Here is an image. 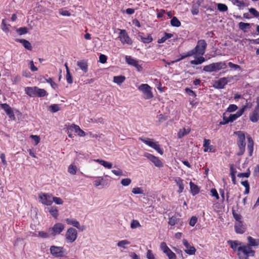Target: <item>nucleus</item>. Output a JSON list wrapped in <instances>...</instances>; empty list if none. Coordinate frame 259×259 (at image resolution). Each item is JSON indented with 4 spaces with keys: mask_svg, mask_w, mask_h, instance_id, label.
<instances>
[{
    "mask_svg": "<svg viewBox=\"0 0 259 259\" xmlns=\"http://www.w3.org/2000/svg\"><path fill=\"white\" fill-rule=\"evenodd\" d=\"M255 253V251L252 249V247L242 243H240L237 252L239 259H248L249 256H254Z\"/></svg>",
    "mask_w": 259,
    "mask_h": 259,
    "instance_id": "obj_1",
    "label": "nucleus"
},
{
    "mask_svg": "<svg viewBox=\"0 0 259 259\" xmlns=\"http://www.w3.org/2000/svg\"><path fill=\"white\" fill-rule=\"evenodd\" d=\"M234 134L237 136V144L239 149L238 153V155H242L245 150V136L242 131H237L234 133Z\"/></svg>",
    "mask_w": 259,
    "mask_h": 259,
    "instance_id": "obj_2",
    "label": "nucleus"
},
{
    "mask_svg": "<svg viewBox=\"0 0 259 259\" xmlns=\"http://www.w3.org/2000/svg\"><path fill=\"white\" fill-rule=\"evenodd\" d=\"M139 139L145 144L155 149L160 154H163V150L160 148V146L158 144V142H154L153 139L144 138L143 137H139Z\"/></svg>",
    "mask_w": 259,
    "mask_h": 259,
    "instance_id": "obj_3",
    "label": "nucleus"
},
{
    "mask_svg": "<svg viewBox=\"0 0 259 259\" xmlns=\"http://www.w3.org/2000/svg\"><path fill=\"white\" fill-rule=\"evenodd\" d=\"M138 90L143 94V98L146 100H149L153 97L152 88L146 83L141 84Z\"/></svg>",
    "mask_w": 259,
    "mask_h": 259,
    "instance_id": "obj_4",
    "label": "nucleus"
},
{
    "mask_svg": "<svg viewBox=\"0 0 259 259\" xmlns=\"http://www.w3.org/2000/svg\"><path fill=\"white\" fill-rule=\"evenodd\" d=\"M207 46V44L204 39H200L198 40L194 50L197 55L203 56L205 53Z\"/></svg>",
    "mask_w": 259,
    "mask_h": 259,
    "instance_id": "obj_5",
    "label": "nucleus"
},
{
    "mask_svg": "<svg viewBox=\"0 0 259 259\" xmlns=\"http://www.w3.org/2000/svg\"><path fill=\"white\" fill-rule=\"evenodd\" d=\"M40 202L46 205H51L53 203V195L50 193H40L38 194Z\"/></svg>",
    "mask_w": 259,
    "mask_h": 259,
    "instance_id": "obj_6",
    "label": "nucleus"
},
{
    "mask_svg": "<svg viewBox=\"0 0 259 259\" xmlns=\"http://www.w3.org/2000/svg\"><path fill=\"white\" fill-rule=\"evenodd\" d=\"M65 226L62 223H56L53 227L48 229V232L52 236L60 234L64 229Z\"/></svg>",
    "mask_w": 259,
    "mask_h": 259,
    "instance_id": "obj_7",
    "label": "nucleus"
},
{
    "mask_svg": "<svg viewBox=\"0 0 259 259\" xmlns=\"http://www.w3.org/2000/svg\"><path fill=\"white\" fill-rule=\"evenodd\" d=\"M66 239L68 243L73 242L77 237V232L73 228H69L66 233Z\"/></svg>",
    "mask_w": 259,
    "mask_h": 259,
    "instance_id": "obj_8",
    "label": "nucleus"
},
{
    "mask_svg": "<svg viewBox=\"0 0 259 259\" xmlns=\"http://www.w3.org/2000/svg\"><path fill=\"white\" fill-rule=\"evenodd\" d=\"M119 39L121 43L123 45H132L133 41L129 36L125 29H120V33L119 35Z\"/></svg>",
    "mask_w": 259,
    "mask_h": 259,
    "instance_id": "obj_9",
    "label": "nucleus"
},
{
    "mask_svg": "<svg viewBox=\"0 0 259 259\" xmlns=\"http://www.w3.org/2000/svg\"><path fill=\"white\" fill-rule=\"evenodd\" d=\"M249 119L252 122H256L259 120V99L256 98V105L252 112L249 114Z\"/></svg>",
    "mask_w": 259,
    "mask_h": 259,
    "instance_id": "obj_10",
    "label": "nucleus"
},
{
    "mask_svg": "<svg viewBox=\"0 0 259 259\" xmlns=\"http://www.w3.org/2000/svg\"><path fill=\"white\" fill-rule=\"evenodd\" d=\"M50 252L55 257H63L65 255V249L63 247L52 246L50 247Z\"/></svg>",
    "mask_w": 259,
    "mask_h": 259,
    "instance_id": "obj_11",
    "label": "nucleus"
},
{
    "mask_svg": "<svg viewBox=\"0 0 259 259\" xmlns=\"http://www.w3.org/2000/svg\"><path fill=\"white\" fill-rule=\"evenodd\" d=\"M144 156L153 163L155 166L158 167H162L163 166V164L161 160L158 157L154 155L146 153L144 154Z\"/></svg>",
    "mask_w": 259,
    "mask_h": 259,
    "instance_id": "obj_12",
    "label": "nucleus"
},
{
    "mask_svg": "<svg viewBox=\"0 0 259 259\" xmlns=\"http://www.w3.org/2000/svg\"><path fill=\"white\" fill-rule=\"evenodd\" d=\"M65 221L67 224L72 225L81 231H84L86 228L84 225L80 226L79 222L75 219L68 218L65 220Z\"/></svg>",
    "mask_w": 259,
    "mask_h": 259,
    "instance_id": "obj_13",
    "label": "nucleus"
},
{
    "mask_svg": "<svg viewBox=\"0 0 259 259\" xmlns=\"http://www.w3.org/2000/svg\"><path fill=\"white\" fill-rule=\"evenodd\" d=\"M183 243L186 249L184 250L185 252L189 255H194L196 249L193 246H191L186 239H183Z\"/></svg>",
    "mask_w": 259,
    "mask_h": 259,
    "instance_id": "obj_14",
    "label": "nucleus"
},
{
    "mask_svg": "<svg viewBox=\"0 0 259 259\" xmlns=\"http://www.w3.org/2000/svg\"><path fill=\"white\" fill-rule=\"evenodd\" d=\"M125 60H126V62L129 65H131L132 66L135 67L138 71H141L142 70L143 67H142V65H139L138 63V61H137L136 60L132 58L130 56H129V57L126 56L125 58Z\"/></svg>",
    "mask_w": 259,
    "mask_h": 259,
    "instance_id": "obj_15",
    "label": "nucleus"
},
{
    "mask_svg": "<svg viewBox=\"0 0 259 259\" xmlns=\"http://www.w3.org/2000/svg\"><path fill=\"white\" fill-rule=\"evenodd\" d=\"M228 82V80L227 78L222 77L214 82L213 87L216 89H223Z\"/></svg>",
    "mask_w": 259,
    "mask_h": 259,
    "instance_id": "obj_16",
    "label": "nucleus"
},
{
    "mask_svg": "<svg viewBox=\"0 0 259 259\" xmlns=\"http://www.w3.org/2000/svg\"><path fill=\"white\" fill-rule=\"evenodd\" d=\"M234 229L237 234H243L246 231V227L243 224V222H235Z\"/></svg>",
    "mask_w": 259,
    "mask_h": 259,
    "instance_id": "obj_17",
    "label": "nucleus"
},
{
    "mask_svg": "<svg viewBox=\"0 0 259 259\" xmlns=\"http://www.w3.org/2000/svg\"><path fill=\"white\" fill-rule=\"evenodd\" d=\"M245 107H243L239 109L238 111L236 112L235 114H231L228 117L229 120H230V122H232L236 120L238 118L240 117L244 112Z\"/></svg>",
    "mask_w": 259,
    "mask_h": 259,
    "instance_id": "obj_18",
    "label": "nucleus"
},
{
    "mask_svg": "<svg viewBox=\"0 0 259 259\" xmlns=\"http://www.w3.org/2000/svg\"><path fill=\"white\" fill-rule=\"evenodd\" d=\"M1 107L3 109L5 110L7 114L9 116L10 118L15 117L12 108L7 104L4 103L1 105Z\"/></svg>",
    "mask_w": 259,
    "mask_h": 259,
    "instance_id": "obj_19",
    "label": "nucleus"
},
{
    "mask_svg": "<svg viewBox=\"0 0 259 259\" xmlns=\"http://www.w3.org/2000/svg\"><path fill=\"white\" fill-rule=\"evenodd\" d=\"M37 89V87H27L25 88V92L29 97H36Z\"/></svg>",
    "mask_w": 259,
    "mask_h": 259,
    "instance_id": "obj_20",
    "label": "nucleus"
},
{
    "mask_svg": "<svg viewBox=\"0 0 259 259\" xmlns=\"http://www.w3.org/2000/svg\"><path fill=\"white\" fill-rule=\"evenodd\" d=\"M77 65L84 73H87L88 71V64L87 60H82L77 62Z\"/></svg>",
    "mask_w": 259,
    "mask_h": 259,
    "instance_id": "obj_21",
    "label": "nucleus"
},
{
    "mask_svg": "<svg viewBox=\"0 0 259 259\" xmlns=\"http://www.w3.org/2000/svg\"><path fill=\"white\" fill-rule=\"evenodd\" d=\"M247 139V149L249 151V156H251L253 151L254 142L251 137L248 135Z\"/></svg>",
    "mask_w": 259,
    "mask_h": 259,
    "instance_id": "obj_22",
    "label": "nucleus"
},
{
    "mask_svg": "<svg viewBox=\"0 0 259 259\" xmlns=\"http://www.w3.org/2000/svg\"><path fill=\"white\" fill-rule=\"evenodd\" d=\"M248 244L246 245L249 246L250 247L252 246L256 247L259 245V239H255L251 236L247 237Z\"/></svg>",
    "mask_w": 259,
    "mask_h": 259,
    "instance_id": "obj_23",
    "label": "nucleus"
},
{
    "mask_svg": "<svg viewBox=\"0 0 259 259\" xmlns=\"http://www.w3.org/2000/svg\"><path fill=\"white\" fill-rule=\"evenodd\" d=\"M213 64L215 72L223 69H225L227 67L225 61L213 63Z\"/></svg>",
    "mask_w": 259,
    "mask_h": 259,
    "instance_id": "obj_24",
    "label": "nucleus"
},
{
    "mask_svg": "<svg viewBox=\"0 0 259 259\" xmlns=\"http://www.w3.org/2000/svg\"><path fill=\"white\" fill-rule=\"evenodd\" d=\"M204 152H212V146L210 145V140L204 139L203 141Z\"/></svg>",
    "mask_w": 259,
    "mask_h": 259,
    "instance_id": "obj_25",
    "label": "nucleus"
},
{
    "mask_svg": "<svg viewBox=\"0 0 259 259\" xmlns=\"http://www.w3.org/2000/svg\"><path fill=\"white\" fill-rule=\"evenodd\" d=\"M18 42H19L20 43L22 44L23 46V47L27 50L31 51L32 50V47L31 46V43L24 39H19L17 40Z\"/></svg>",
    "mask_w": 259,
    "mask_h": 259,
    "instance_id": "obj_26",
    "label": "nucleus"
},
{
    "mask_svg": "<svg viewBox=\"0 0 259 259\" xmlns=\"http://www.w3.org/2000/svg\"><path fill=\"white\" fill-rule=\"evenodd\" d=\"M190 186L192 195L195 196L199 193L200 189L199 187L192 182H190Z\"/></svg>",
    "mask_w": 259,
    "mask_h": 259,
    "instance_id": "obj_27",
    "label": "nucleus"
},
{
    "mask_svg": "<svg viewBox=\"0 0 259 259\" xmlns=\"http://www.w3.org/2000/svg\"><path fill=\"white\" fill-rule=\"evenodd\" d=\"M175 181L176 182L177 185L179 186V190L177 191L178 193H182L184 189L183 180L181 178H177V179H175Z\"/></svg>",
    "mask_w": 259,
    "mask_h": 259,
    "instance_id": "obj_28",
    "label": "nucleus"
},
{
    "mask_svg": "<svg viewBox=\"0 0 259 259\" xmlns=\"http://www.w3.org/2000/svg\"><path fill=\"white\" fill-rule=\"evenodd\" d=\"M95 161L96 162L100 163V164L103 165L105 168H108V169H110L112 167V163L108 162V161H106L105 160H102V159H98L95 160Z\"/></svg>",
    "mask_w": 259,
    "mask_h": 259,
    "instance_id": "obj_29",
    "label": "nucleus"
},
{
    "mask_svg": "<svg viewBox=\"0 0 259 259\" xmlns=\"http://www.w3.org/2000/svg\"><path fill=\"white\" fill-rule=\"evenodd\" d=\"M140 40L144 44H149L152 41L153 38L151 34H148L146 37H144L141 34L138 35Z\"/></svg>",
    "mask_w": 259,
    "mask_h": 259,
    "instance_id": "obj_30",
    "label": "nucleus"
},
{
    "mask_svg": "<svg viewBox=\"0 0 259 259\" xmlns=\"http://www.w3.org/2000/svg\"><path fill=\"white\" fill-rule=\"evenodd\" d=\"M190 128H183L182 129H180L178 133V138H182L184 137L185 135H188L190 132Z\"/></svg>",
    "mask_w": 259,
    "mask_h": 259,
    "instance_id": "obj_31",
    "label": "nucleus"
},
{
    "mask_svg": "<svg viewBox=\"0 0 259 259\" xmlns=\"http://www.w3.org/2000/svg\"><path fill=\"white\" fill-rule=\"evenodd\" d=\"M50 214L55 219H57L58 216V210L56 206H53L48 208Z\"/></svg>",
    "mask_w": 259,
    "mask_h": 259,
    "instance_id": "obj_32",
    "label": "nucleus"
},
{
    "mask_svg": "<svg viewBox=\"0 0 259 259\" xmlns=\"http://www.w3.org/2000/svg\"><path fill=\"white\" fill-rule=\"evenodd\" d=\"M228 243L230 245L231 248L234 251H238V248H239V246H240V243L241 242H239L237 241L229 240L228 241Z\"/></svg>",
    "mask_w": 259,
    "mask_h": 259,
    "instance_id": "obj_33",
    "label": "nucleus"
},
{
    "mask_svg": "<svg viewBox=\"0 0 259 259\" xmlns=\"http://www.w3.org/2000/svg\"><path fill=\"white\" fill-rule=\"evenodd\" d=\"M125 80V77L123 75L115 76L113 77V81L119 85L123 83Z\"/></svg>",
    "mask_w": 259,
    "mask_h": 259,
    "instance_id": "obj_34",
    "label": "nucleus"
},
{
    "mask_svg": "<svg viewBox=\"0 0 259 259\" xmlns=\"http://www.w3.org/2000/svg\"><path fill=\"white\" fill-rule=\"evenodd\" d=\"M172 36H173V34L171 33H168L165 32L164 36L163 37H162L161 38L158 39L157 42L158 44L163 43L168 38L172 37Z\"/></svg>",
    "mask_w": 259,
    "mask_h": 259,
    "instance_id": "obj_35",
    "label": "nucleus"
},
{
    "mask_svg": "<svg viewBox=\"0 0 259 259\" xmlns=\"http://www.w3.org/2000/svg\"><path fill=\"white\" fill-rule=\"evenodd\" d=\"M205 60V58L202 56H200L196 60H191L190 63L193 65H198L202 64Z\"/></svg>",
    "mask_w": 259,
    "mask_h": 259,
    "instance_id": "obj_36",
    "label": "nucleus"
},
{
    "mask_svg": "<svg viewBox=\"0 0 259 259\" xmlns=\"http://www.w3.org/2000/svg\"><path fill=\"white\" fill-rule=\"evenodd\" d=\"M160 249L162 251V252L164 253H168L169 251L171 250L167 245L166 243L165 242H162L160 243Z\"/></svg>",
    "mask_w": 259,
    "mask_h": 259,
    "instance_id": "obj_37",
    "label": "nucleus"
},
{
    "mask_svg": "<svg viewBox=\"0 0 259 259\" xmlns=\"http://www.w3.org/2000/svg\"><path fill=\"white\" fill-rule=\"evenodd\" d=\"M47 95V91L45 89H39L37 87L36 97H44Z\"/></svg>",
    "mask_w": 259,
    "mask_h": 259,
    "instance_id": "obj_38",
    "label": "nucleus"
},
{
    "mask_svg": "<svg viewBox=\"0 0 259 259\" xmlns=\"http://www.w3.org/2000/svg\"><path fill=\"white\" fill-rule=\"evenodd\" d=\"M170 24L174 27H179L181 26V22L176 17H173L170 20Z\"/></svg>",
    "mask_w": 259,
    "mask_h": 259,
    "instance_id": "obj_39",
    "label": "nucleus"
},
{
    "mask_svg": "<svg viewBox=\"0 0 259 259\" xmlns=\"http://www.w3.org/2000/svg\"><path fill=\"white\" fill-rule=\"evenodd\" d=\"M203 70L207 72H215L213 63L204 66Z\"/></svg>",
    "mask_w": 259,
    "mask_h": 259,
    "instance_id": "obj_40",
    "label": "nucleus"
},
{
    "mask_svg": "<svg viewBox=\"0 0 259 259\" xmlns=\"http://www.w3.org/2000/svg\"><path fill=\"white\" fill-rule=\"evenodd\" d=\"M9 26L10 25L7 24L6 20L3 19L1 24V28L3 30V31L5 32H8L9 31Z\"/></svg>",
    "mask_w": 259,
    "mask_h": 259,
    "instance_id": "obj_41",
    "label": "nucleus"
},
{
    "mask_svg": "<svg viewBox=\"0 0 259 259\" xmlns=\"http://www.w3.org/2000/svg\"><path fill=\"white\" fill-rule=\"evenodd\" d=\"M130 244V242L128 241L127 240H122L121 241H119L117 243V246L118 247L123 248H126V245H129Z\"/></svg>",
    "mask_w": 259,
    "mask_h": 259,
    "instance_id": "obj_42",
    "label": "nucleus"
},
{
    "mask_svg": "<svg viewBox=\"0 0 259 259\" xmlns=\"http://www.w3.org/2000/svg\"><path fill=\"white\" fill-rule=\"evenodd\" d=\"M179 219L177 218L176 216H172L169 219L168 224L170 226H174L178 223Z\"/></svg>",
    "mask_w": 259,
    "mask_h": 259,
    "instance_id": "obj_43",
    "label": "nucleus"
},
{
    "mask_svg": "<svg viewBox=\"0 0 259 259\" xmlns=\"http://www.w3.org/2000/svg\"><path fill=\"white\" fill-rule=\"evenodd\" d=\"M45 80L46 82L48 83H49L50 85H51L52 88L54 89H56L58 88V85L53 80V79L52 78H45Z\"/></svg>",
    "mask_w": 259,
    "mask_h": 259,
    "instance_id": "obj_44",
    "label": "nucleus"
},
{
    "mask_svg": "<svg viewBox=\"0 0 259 259\" xmlns=\"http://www.w3.org/2000/svg\"><path fill=\"white\" fill-rule=\"evenodd\" d=\"M50 110L53 113L56 112L60 110V108L58 104L51 105L50 107Z\"/></svg>",
    "mask_w": 259,
    "mask_h": 259,
    "instance_id": "obj_45",
    "label": "nucleus"
},
{
    "mask_svg": "<svg viewBox=\"0 0 259 259\" xmlns=\"http://www.w3.org/2000/svg\"><path fill=\"white\" fill-rule=\"evenodd\" d=\"M141 225L139 222L136 220H133L131 223V227L132 229H135L137 228L141 227Z\"/></svg>",
    "mask_w": 259,
    "mask_h": 259,
    "instance_id": "obj_46",
    "label": "nucleus"
},
{
    "mask_svg": "<svg viewBox=\"0 0 259 259\" xmlns=\"http://www.w3.org/2000/svg\"><path fill=\"white\" fill-rule=\"evenodd\" d=\"M191 13L193 15H196L199 13V5H193L191 10Z\"/></svg>",
    "mask_w": 259,
    "mask_h": 259,
    "instance_id": "obj_47",
    "label": "nucleus"
},
{
    "mask_svg": "<svg viewBox=\"0 0 259 259\" xmlns=\"http://www.w3.org/2000/svg\"><path fill=\"white\" fill-rule=\"evenodd\" d=\"M218 9L221 12H226L228 10V7L224 4H218Z\"/></svg>",
    "mask_w": 259,
    "mask_h": 259,
    "instance_id": "obj_48",
    "label": "nucleus"
},
{
    "mask_svg": "<svg viewBox=\"0 0 259 259\" xmlns=\"http://www.w3.org/2000/svg\"><path fill=\"white\" fill-rule=\"evenodd\" d=\"M59 13L63 16H70L71 13L67 10H65L64 9H60L59 10Z\"/></svg>",
    "mask_w": 259,
    "mask_h": 259,
    "instance_id": "obj_49",
    "label": "nucleus"
},
{
    "mask_svg": "<svg viewBox=\"0 0 259 259\" xmlns=\"http://www.w3.org/2000/svg\"><path fill=\"white\" fill-rule=\"evenodd\" d=\"M38 236L42 238H47L50 236H51L50 235V233L49 232L48 233H47L44 231H39Z\"/></svg>",
    "mask_w": 259,
    "mask_h": 259,
    "instance_id": "obj_50",
    "label": "nucleus"
},
{
    "mask_svg": "<svg viewBox=\"0 0 259 259\" xmlns=\"http://www.w3.org/2000/svg\"><path fill=\"white\" fill-rule=\"evenodd\" d=\"M238 109L237 105L235 104H230L227 109V112H233Z\"/></svg>",
    "mask_w": 259,
    "mask_h": 259,
    "instance_id": "obj_51",
    "label": "nucleus"
},
{
    "mask_svg": "<svg viewBox=\"0 0 259 259\" xmlns=\"http://www.w3.org/2000/svg\"><path fill=\"white\" fill-rule=\"evenodd\" d=\"M249 27V23H244L242 22L239 23V27L241 30H244L245 29L248 28Z\"/></svg>",
    "mask_w": 259,
    "mask_h": 259,
    "instance_id": "obj_52",
    "label": "nucleus"
},
{
    "mask_svg": "<svg viewBox=\"0 0 259 259\" xmlns=\"http://www.w3.org/2000/svg\"><path fill=\"white\" fill-rule=\"evenodd\" d=\"M146 257L148 259H156L155 254L153 253L152 251L148 249L147 252Z\"/></svg>",
    "mask_w": 259,
    "mask_h": 259,
    "instance_id": "obj_53",
    "label": "nucleus"
},
{
    "mask_svg": "<svg viewBox=\"0 0 259 259\" xmlns=\"http://www.w3.org/2000/svg\"><path fill=\"white\" fill-rule=\"evenodd\" d=\"M68 172L71 175H75L76 173V167L75 166L70 165L68 169Z\"/></svg>",
    "mask_w": 259,
    "mask_h": 259,
    "instance_id": "obj_54",
    "label": "nucleus"
},
{
    "mask_svg": "<svg viewBox=\"0 0 259 259\" xmlns=\"http://www.w3.org/2000/svg\"><path fill=\"white\" fill-rule=\"evenodd\" d=\"M17 31L20 35L24 34L28 32V29L25 27H20L18 28Z\"/></svg>",
    "mask_w": 259,
    "mask_h": 259,
    "instance_id": "obj_55",
    "label": "nucleus"
},
{
    "mask_svg": "<svg viewBox=\"0 0 259 259\" xmlns=\"http://www.w3.org/2000/svg\"><path fill=\"white\" fill-rule=\"evenodd\" d=\"M132 192L135 194H143V191L141 188L136 187L132 189Z\"/></svg>",
    "mask_w": 259,
    "mask_h": 259,
    "instance_id": "obj_56",
    "label": "nucleus"
},
{
    "mask_svg": "<svg viewBox=\"0 0 259 259\" xmlns=\"http://www.w3.org/2000/svg\"><path fill=\"white\" fill-rule=\"evenodd\" d=\"M232 3L234 5H236L238 7H243L245 5V3L243 1L239 0H233Z\"/></svg>",
    "mask_w": 259,
    "mask_h": 259,
    "instance_id": "obj_57",
    "label": "nucleus"
},
{
    "mask_svg": "<svg viewBox=\"0 0 259 259\" xmlns=\"http://www.w3.org/2000/svg\"><path fill=\"white\" fill-rule=\"evenodd\" d=\"M131 180L129 178L123 179L121 181V184L124 186H127L131 183Z\"/></svg>",
    "mask_w": 259,
    "mask_h": 259,
    "instance_id": "obj_58",
    "label": "nucleus"
},
{
    "mask_svg": "<svg viewBox=\"0 0 259 259\" xmlns=\"http://www.w3.org/2000/svg\"><path fill=\"white\" fill-rule=\"evenodd\" d=\"M66 80L69 84H71L73 82V79L69 70L66 72Z\"/></svg>",
    "mask_w": 259,
    "mask_h": 259,
    "instance_id": "obj_59",
    "label": "nucleus"
},
{
    "mask_svg": "<svg viewBox=\"0 0 259 259\" xmlns=\"http://www.w3.org/2000/svg\"><path fill=\"white\" fill-rule=\"evenodd\" d=\"M197 222V218L195 216H193L191 218L189 221V225L192 227H194Z\"/></svg>",
    "mask_w": 259,
    "mask_h": 259,
    "instance_id": "obj_60",
    "label": "nucleus"
},
{
    "mask_svg": "<svg viewBox=\"0 0 259 259\" xmlns=\"http://www.w3.org/2000/svg\"><path fill=\"white\" fill-rule=\"evenodd\" d=\"M80 128L78 125H75V124H72L70 125L69 127V130L70 131H74L76 133H77Z\"/></svg>",
    "mask_w": 259,
    "mask_h": 259,
    "instance_id": "obj_61",
    "label": "nucleus"
},
{
    "mask_svg": "<svg viewBox=\"0 0 259 259\" xmlns=\"http://www.w3.org/2000/svg\"><path fill=\"white\" fill-rule=\"evenodd\" d=\"M54 202L57 204H62L63 203V201L60 197H53V202Z\"/></svg>",
    "mask_w": 259,
    "mask_h": 259,
    "instance_id": "obj_62",
    "label": "nucleus"
},
{
    "mask_svg": "<svg viewBox=\"0 0 259 259\" xmlns=\"http://www.w3.org/2000/svg\"><path fill=\"white\" fill-rule=\"evenodd\" d=\"M249 12L255 17H259V12L254 8H251L249 9Z\"/></svg>",
    "mask_w": 259,
    "mask_h": 259,
    "instance_id": "obj_63",
    "label": "nucleus"
},
{
    "mask_svg": "<svg viewBox=\"0 0 259 259\" xmlns=\"http://www.w3.org/2000/svg\"><path fill=\"white\" fill-rule=\"evenodd\" d=\"M166 255L168 257V259H176L177 256L176 254L172 252L171 250L168 252V253H166Z\"/></svg>",
    "mask_w": 259,
    "mask_h": 259,
    "instance_id": "obj_64",
    "label": "nucleus"
}]
</instances>
